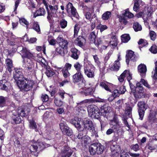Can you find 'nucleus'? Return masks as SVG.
<instances>
[{"label":"nucleus","instance_id":"c03bdc74","mask_svg":"<svg viewBox=\"0 0 157 157\" xmlns=\"http://www.w3.org/2000/svg\"><path fill=\"white\" fill-rule=\"evenodd\" d=\"M19 21L20 24L25 26L26 28H28V26L29 25V22L24 18H19Z\"/></svg>","mask_w":157,"mask_h":157},{"label":"nucleus","instance_id":"4c0bfd02","mask_svg":"<svg viewBox=\"0 0 157 157\" xmlns=\"http://www.w3.org/2000/svg\"><path fill=\"white\" fill-rule=\"evenodd\" d=\"M130 38L128 34H124L121 36V41L123 42L126 43L130 40Z\"/></svg>","mask_w":157,"mask_h":157},{"label":"nucleus","instance_id":"4468645a","mask_svg":"<svg viewBox=\"0 0 157 157\" xmlns=\"http://www.w3.org/2000/svg\"><path fill=\"white\" fill-rule=\"evenodd\" d=\"M110 149L113 157H114L119 155L120 152L121 151V148L119 145L113 144L111 145Z\"/></svg>","mask_w":157,"mask_h":157},{"label":"nucleus","instance_id":"a211bd4d","mask_svg":"<svg viewBox=\"0 0 157 157\" xmlns=\"http://www.w3.org/2000/svg\"><path fill=\"white\" fill-rule=\"evenodd\" d=\"M12 118L13 120L12 123L13 124H19L21 121V119L20 116L18 115L17 112L16 111L13 112Z\"/></svg>","mask_w":157,"mask_h":157},{"label":"nucleus","instance_id":"9d476101","mask_svg":"<svg viewBox=\"0 0 157 157\" xmlns=\"http://www.w3.org/2000/svg\"><path fill=\"white\" fill-rule=\"evenodd\" d=\"M110 124L111 128L115 130V131L118 132L121 129L118 120L116 117H114L113 119L111 120Z\"/></svg>","mask_w":157,"mask_h":157},{"label":"nucleus","instance_id":"49530a36","mask_svg":"<svg viewBox=\"0 0 157 157\" xmlns=\"http://www.w3.org/2000/svg\"><path fill=\"white\" fill-rule=\"evenodd\" d=\"M111 16V13L109 11H107L103 14L102 16V18L103 20H108Z\"/></svg>","mask_w":157,"mask_h":157},{"label":"nucleus","instance_id":"f3484780","mask_svg":"<svg viewBox=\"0 0 157 157\" xmlns=\"http://www.w3.org/2000/svg\"><path fill=\"white\" fill-rule=\"evenodd\" d=\"M83 76L81 72H77L73 76L72 79L74 82H78L82 80Z\"/></svg>","mask_w":157,"mask_h":157},{"label":"nucleus","instance_id":"6e6d98bb","mask_svg":"<svg viewBox=\"0 0 157 157\" xmlns=\"http://www.w3.org/2000/svg\"><path fill=\"white\" fill-rule=\"evenodd\" d=\"M126 70H125L118 78V79L120 82H122L124 80L126 74Z\"/></svg>","mask_w":157,"mask_h":157},{"label":"nucleus","instance_id":"864d4df0","mask_svg":"<svg viewBox=\"0 0 157 157\" xmlns=\"http://www.w3.org/2000/svg\"><path fill=\"white\" fill-rule=\"evenodd\" d=\"M61 71L63 76L65 78H67L70 75V73L68 71L65 69V68H63Z\"/></svg>","mask_w":157,"mask_h":157},{"label":"nucleus","instance_id":"72a5a7b5","mask_svg":"<svg viewBox=\"0 0 157 157\" xmlns=\"http://www.w3.org/2000/svg\"><path fill=\"white\" fill-rule=\"evenodd\" d=\"M6 64L8 70L10 72L11 71V69L13 67V63L11 60L7 59L6 60Z\"/></svg>","mask_w":157,"mask_h":157},{"label":"nucleus","instance_id":"e2e57ef3","mask_svg":"<svg viewBox=\"0 0 157 157\" xmlns=\"http://www.w3.org/2000/svg\"><path fill=\"white\" fill-rule=\"evenodd\" d=\"M140 83L142 84L145 86L146 87L148 88H150V86L148 84L147 81L143 79H141L140 82Z\"/></svg>","mask_w":157,"mask_h":157},{"label":"nucleus","instance_id":"b1692460","mask_svg":"<svg viewBox=\"0 0 157 157\" xmlns=\"http://www.w3.org/2000/svg\"><path fill=\"white\" fill-rule=\"evenodd\" d=\"M9 85V83L5 79L0 81V89L2 90H7Z\"/></svg>","mask_w":157,"mask_h":157},{"label":"nucleus","instance_id":"f257e3e1","mask_svg":"<svg viewBox=\"0 0 157 157\" xmlns=\"http://www.w3.org/2000/svg\"><path fill=\"white\" fill-rule=\"evenodd\" d=\"M17 50L20 52L21 56L25 62L29 61H35V56L33 54L30 52V51L25 47L22 46H18Z\"/></svg>","mask_w":157,"mask_h":157},{"label":"nucleus","instance_id":"de8ad7c7","mask_svg":"<svg viewBox=\"0 0 157 157\" xmlns=\"http://www.w3.org/2000/svg\"><path fill=\"white\" fill-rule=\"evenodd\" d=\"M123 15L125 17H127L128 18H131L134 15L131 13L127 9L125 10V12L123 13Z\"/></svg>","mask_w":157,"mask_h":157},{"label":"nucleus","instance_id":"3c124183","mask_svg":"<svg viewBox=\"0 0 157 157\" xmlns=\"http://www.w3.org/2000/svg\"><path fill=\"white\" fill-rule=\"evenodd\" d=\"M97 29H99L101 32L104 31V30L107 29L108 28L106 25H102L99 24L97 26Z\"/></svg>","mask_w":157,"mask_h":157},{"label":"nucleus","instance_id":"c9c22d12","mask_svg":"<svg viewBox=\"0 0 157 157\" xmlns=\"http://www.w3.org/2000/svg\"><path fill=\"white\" fill-rule=\"evenodd\" d=\"M29 112V110L26 111L23 109H18V112L17 113L19 116L22 117H24L26 116Z\"/></svg>","mask_w":157,"mask_h":157},{"label":"nucleus","instance_id":"37998d69","mask_svg":"<svg viewBox=\"0 0 157 157\" xmlns=\"http://www.w3.org/2000/svg\"><path fill=\"white\" fill-rule=\"evenodd\" d=\"M45 73L48 77L53 76L54 74V73L52 71V69L48 67L46 68V71Z\"/></svg>","mask_w":157,"mask_h":157},{"label":"nucleus","instance_id":"6e6552de","mask_svg":"<svg viewBox=\"0 0 157 157\" xmlns=\"http://www.w3.org/2000/svg\"><path fill=\"white\" fill-rule=\"evenodd\" d=\"M67 10L68 14L78 19L79 16L77 12L76 9L73 7L71 3H69L67 6Z\"/></svg>","mask_w":157,"mask_h":157},{"label":"nucleus","instance_id":"e433bc0d","mask_svg":"<svg viewBox=\"0 0 157 157\" xmlns=\"http://www.w3.org/2000/svg\"><path fill=\"white\" fill-rule=\"evenodd\" d=\"M47 40L50 45L53 46L55 45L57 42L51 35L48 36Z\"/></svg>","mask_w":157,"mask_h":157},{"label":"nucleus","instance_id":"c756f323","mask_svg":"<svg viewBox=\"0 0 157 157\" xmlns=\"http://www.w3.org/2000/svg\"><path fill=\"white\" fill-rule=\"evenodd\" d=\"M109 45L112 48H115L117 44V39L115 36H113L110 39Z\"/></svg>","mask_w":157,"mask_h":157},{"label":"nucleus","instance_id":"9b49d317","mask_svg":"<svg viewBox=\"0 0 157 157\" xmlns=\"http://www.w3.org/2000/svg\"><path fill=\"white\" fill-rule=\"evenodd\" d=\"M60 128L64 134H66L68 136H71L72 134V130L68 126L66 125V124L61 123L59 124Z\"/></svg>","mask_w":157,"mask_h":157},{"label":"nucleus","instance_id":"1a4fd4ad","mask_svg":"<svg viewBox=\"0 0 157 157\" xmlns=\"http://www.w3.org/2000/svg\"><path fill=\"white\" fill-rule=\"evenodd\" d=\"M49 9H48V15L47 18L49 21L50 22L53 17L56 16V13L58 10V7L56 6H49Z\"/></svg>","mask_w":157,"mask_h":157},{"label":"nucleus","instance_id":"0e129e2a","mask_svg":"<svg viewBox=\"0 0 157 157\" xmlns=\"http://www.w3.org/2000/svg\"><path fill=\"white\" fill-rule=\"evenodd\" d=\"M94 18V21L91 23V28L92 30L94 29L95 27V23L96 21H97V18L95 14L93 15Z\"/></svg>","mask_w":157,"mask_h":157},{"label":"nucleus","instance_id":"ddd939ff","mask_svg":"<svg viewBox=\"0 0 157 157\" xmlns=\"http://www.w3.org/2000/svg\"><path fill=\"white\" fill-rule=\"evenodd\" d=\"M70 123L73 124L78 130L80 131L82 130L81 127V124L83 123L81 120V119L78 117H75L74 119L70 120Z\"/></svg>","mask_w":157,"mask_h":157},{"label":"nucleus","instance_id":"5701e85b","mask_svg":"<svg viewBox=\"0 0 157 157\" xmlns=\"http://www.w3.org/2000/svg\"><path fill=\"white\" fill-rule=\"evenodd\" d=\"M71 56L75 59H77L80 54V52L75 48H72L71 49Z\"/></svg>","mask_w":157,"mask_h":157},{"label":"nucleus","instance_id":"20e7f679","mask_svg":"<svg viewBox=\"0 0 157 157\" xmlns=\"http://www.w3.org/2000/svg\"><path fill=\"white\" fill-rule=\"evenodd\" d=\"M87 111L89 116L92 118H98L100 115V110L98 108L94 105H91L87 108Z\"/></svg>","mask_w":157,"mask_h":157},{"label":"nucleus","instance_id":"69168bd1","mask_svg":"<svg viewBox=\"0 0 157 157\" xmlns=\"http://www.w3.org/2000/svg\"><path fill=\"white\" fill-rule=\"evenodd\" d=\"M63 49H64V48H63L60 46L57 48L56 51L62 56H64Z\"/></svg>","mask_w":157,"mask_h":157},{"label":"nucleus","instance_id":"79ce46f5","mask_svg":"<svg viewBox=\"0 0 157 157\" xmlns=\"http://www.w3.org/2000/svg\"><path fill=\"white\" fill-rule=\"evenodd\" d=\"M29 127L31 129H35L36 132L37 131L36 128L37 125L36 123L33 120L29 121Z\"/></svg>","mask_w":157,"mask_h":157},{"label":"nucleus","instance_id":"f704fd0d","mask_svg":"<svg viewBox=\"0 0 157 157\" xmlns=\"http://www.w3.org/2000/svg\"><path fill=\"white\" fill-rule=\"evenodd\" d=\"M77 44L80 46H83L85 43V40L81 36H79L76 40Z\"/></svg>","mask_w":157,"mask_h":157},{"label":"nucleus","instance_id":"7ed1b4c3","mask_svg":"<svg viewBox=\"0 0 157 157\" xmlns=\"http://www.w3.org/2000/svg\"><path fill=\"white\" fill-rule=\"evenodd\" d=\"M94 85L92 83H86L84 87L79 89V92L82 95L88 96L92 94L94 91Z\"/></svg>","mask_w":157,"mask_h":157},{"label":"nucleus","instance_id":"f8f14e48","mask_svg":"<svg viewBox=\"0 0 157 157\" xmlns=\"http://www.w3.org/2000/svg\"><path fill=\"white\" fill-rule=\"evenodd\" d=\"M95 68V67L93 65H92L90 69L88 67H84V71L85 75L89 78H94V76Z\"/></svg>","mask_w":157,"mask_h":157},{"label":"nucleus","instance_id":"13d9d810","mask_svg":"<svg viewBox=\"0 0 157 157\" xmlns=\"http://www.w3.org/2000/svg\"><path fill=\"white\" fill-rule=\"evenodd\" d=\"M121 157H129L128 152L126 149H124L121 151Z\"/></svg>","mask_w":157,"mask_h":157},{"label":"nucleus","instance_id":"a18cd8bd","mask_svg":"<svg viewBox=\"0 0 157 157\" xmlns=\"http://www.w3.org/2000/svg\"><path fill=\"white\" fill-rule=\"evenodd\" d=\"M90 137L86 136H83L82 138L81 137V141L82 144H86L89 143L90 141Z\"/></svg>","mask_w":157,"mask_h":157},{"label":"nucleus","instance_id":"aec40b11","mask_svg":"<svg viewBox=\"0 0 157 157\" xmlns=\"http://www.w3.org/2000/svg\"><path fill=\"white\" fill-rule=\"evenodd\" d=\"M94 11L93 9L91 8H88L87 10L85 11L84 13V15L85 18L88 20H90V21H92V19L94 18V16L91 18L92 14Z\"/></svg>","mask_w":157,"mask_h":157},{"label":"nucleus","instance_id":"39448f33","mask_svg":"<svg viewBox=\"0 0 157 157\" xmlns=\"http://www.w3.org/2000/svg\"><path fill=\"white\" fill-rule=\"evenodd\" d=\"M49 144L44 143L42 142H37L34 144L31 145L29 147V150L31 153L34 154L35 152H36L37 149H43L45 147H49Z\"/></svg>","mask_w":157,"mask_h":157},{"label":"nucleus","instance_id":"473e14b6","mask_svg":"<svg viewBox=\"0 0 157 157\" xmlns=\"http://www.w3.org/2000/svg\"><path fill=\"white\" fill-rule=\"evenodd\" d=\"M96 153L98 154H102L104 150V147L100 144L97 143Z\"/></svg>","mask_w":157,"mask_h":157},{"label":"nucleus","instance_id":"680f3d73","mask_svg":"<svg viewBox=\"0 0 157 157\" xmlns=\"http://www.w3.org/2000/svg\"><path fill=\"white\" fill-rule=\"evenodd\" d=\"M155 67L154 71L152 72L153 74V77L154 78L157 79V60L155 63Z\"/></svg>","mask_w":157,"mask_h":157},{"label":"nucleus","instance_id":"f03ea898","mask_svg":"<svg viewBox=\"0 0 157 157\" xmlns=\"http://www.w3.org/2000/svg\"><path fill=\"white\" fill-rule=\"evenodd\" d=\"M17 86L21 90L28 91L31 89L34 84L33 81L26 78L20 81H17Z\"/></svg>","mask_w":157,"mask_h":157},{"label":"nucleus","instance_id":"603ef678","mask_svg":"<svg viewBox=\"0 0 157 157\" xmlns=\"http://www.w3.org/2000/svg\"><path fill=\"white\" fill-rule=\"evenodd\" d=\"M33 29L36 31L37 33H40V26L36 22H35L33 24Z\"/></svg>","mask_w":157,"mask_h":157},{"label":"nucleus","instance_id":"423d86ee","mask_svg":"<svg viewBox=\"0 0 157 157\" xmlns=\"http://www.w3.org/2000/svg\"><path fill=\"white\" fill-rule=\"evenodd\" d=\"M83 124L84 127L89 130L92 133V136H96L97 132L94 129L93 124L92 121L84 119L83 121Z\"/></svg>","mask_w":157,"mask_h":157},{"label":"nucleus","instance_id":"58836bf2","mask_svg":"<svg viewBox=\"0 0 157 157\" xmlns=\"http://www.w3.org/2000/svg\"><path fill=\"white\" fill-rule=\"evenodd\" d=\"M82 66V65L78 62H76L74 65V67L77 72H81V70Z\"/></svg>","mask_w":157,"mask_h":157},{"label":"nucleus","instance_id":"bb28decb","mask_svg":"<svg viewBox=\"0 0 157 157\" xmlns=\"http://www.w3.org/2000/svg\"><path fill=\"white\" fill-rule=\"evenodd\" d=\"M35 61H29V62H27L28 65H27V67L25 70V71L30 74V73L33 71L34 67V63Z\"/></svg>","mask_w":157,"mask_h":157},{"label":"nucleus","instance_id":"0eeeda50","mask_svg":"<svg viewBox=\"0 0 157 157\" xmlns=\"http://www.w3.org/2000/svg\"><path fill=\"white\" fill-rule=\"evenodd\" d=\"M138 112L140 117V119L142 120L144 115L145 111L147 107V105L143 101H141L138 103Z\"/></svg>","mask_w":157,"mask_h":157},{"label":"nucleus","instance_id":"774afa93","mask_svg":"<svg viewBox=\"0 0 157 157\" xmlns=\"http://www.w3.org/2000/svg\"><path fill=\"white\" fill-rule=\"evenodd\" d=\"M127 76L128 81L129 82L130 80L132 79V75L130 73L129 71L126 70V74L125 75V77Z\"/></svg>","mask_w":157,"mask_h":157},{"label":"nucleus","instance_id":"052dcab7","mask_svg":"<svg viewBox=\"0 0 157 157\" xmlns=\"http://www.w3.org/2000/svg\"><path fill=\"white\" fill-rule=\"evenodd\" d=\"M149 35L151 40L154 41L156 38V35L155 33L153 31H150L149 33Z\"/></svg>","mask_w":157,"mask_h":157},{"label":"nucleus","instance_id":"412c9836","mask_svg":"<svg viewBox=\"0 0 157 157\" xmlns=\"http://www.w3.org/2000/svg\"><path fill=\"white\" fill-rule=\"evenodd\" d=\"M138 71L140 73L141 75L143 77H144L147 71L146 66L144 64H141L138 66Z\"/></svg>","mask_w":157,"mask_h":157},{"label":"nucleus","instance_id":"cd10ccee","mask_svg":"<svg viewBox=\"0 0 157 157\" xmlns=\"http://www.w3.org/2000/svg\"><path fill=\"white\" fill-rule=\"evenodd\" d=\"M87 102V101H84L78 103L76 107V110L78 112L81 111H84V108L85 107L86 105L85 103Z\"/></svg>","mask_w":157,"mask_h":157},{"label":"nucleus","instance_id":"a878e982","mask_svg":"<svg viewBox=\"0 0 157 157\" xmlns=\"http://www.w3.org/2000/svg\"><path fill=\"white\" fill-rule=\"evenodd\" d=\"M111 110L110 107L107 105H104L102 106L101 108L100 112L101 113H103V115L109 113Z\"/></svg>","mask_w":157,"mask_h":157},{"label":"nucleus","instance_id":"2f4dec72","mask_svg":"<svg viewBox=\"0 0 157 157\" xmlns=\"http://www.w3.org/2000/svg\"><path fill=\"white\" fill-rule=\"evenodd\" d=\"M112 85V84L109 83H105L102 82L100 83V86L104 88L106 90L110 91V86Z\"/></svg>","mask_w":157,"mask_h":157},{"label":"nucleus","instance_id":"bf43d9fd","mask_svg":"<svg viewBox=\"0 0 157 157\" xmlns=\"http://www.w3.org/2000/svg\"><path fill=\"white\" fill-rule=\"evenodd\" d=\"M112 94L114 97L116 98L117 97H118L120 94H121L119 92L118 89H117L113 91Z\"/></svg>","mask_w":157,"mask_h":157},{"label":"nucleus","instance_id":"338daca9","mask_svg":"<svg viewBox=\"0 0 157 157\" xmlns=\"http://www.w3.org/2000/svg\"><path fill=\"white\" fill-rule=\"evenodd\" d=\"M55 104L57 106H60L62 105V101L60 100L55 98L54 101Z\"/></svg>","mask_w":157,"mask_h":157},{"label":"nucleus","instance_id":"393cba45","mask_svg":"<svg viewBox=\"0 0 157 157\" xmlns=\"http://www.w3.org/2000/svg\"><path fill=\"white\" fill-rule=\"evenodd\" d=\"M126 62L128 64L129 60H134L135 58V55L134 52L132 51H129L128 52V53L126 56Z\"/></svg>","mask_w":157,"mask_h":157},{"label":"nucleus","instance_id":"09e8293b","mask_svg":"<svg viewBox=\"0 0 157 157\" xmlns=\"http://www.w3.org/2000/svg\"><path fill=\"white\" fill-rule=\"evenodd\" d=\"M6 99L4 97L0 96V107H2L6 106Z\"/></svg>","mask_w":157,"mask_h":157},{"label":"nucleus","instance_id":"4d7b16f0","mask_svg":"<svg viewBox=\"0 0 157 157\" xmlns=\"http://www.w3.org/2000/svg\"><path fill=\"white\" fill-rule=\"evenodd\" d=\"M117 89H118L119 91L121 94H124L126 91V89L125 88V86L123 85L117 87Z\"/></svg>","mask_w":157,"mask_h":157},{"label":"nucleus","instance_id":"5fc2aeb1","mask_svg":"<svg viewBox=\"0 0 157 157\" xmlns=\"http://www.w3.org/2000/svg\"><path fill=\"white\" fill-rule=\"evenodd\" d=\"M149 50L152 53L156 54L157 53V46L155 45H153Z\"/></svg>","mask_w":157,"mask_h":157},{"label":"nucleus","instance_id":"7c9ffc66","mask_svg":"<svg viewBox=\"0 0 157 157\" xmlns=\"http://www.w3.org/2000/svg\"><path fill=\"white\" fill-rule=\"evenodd\" d=\"M97 143H94L91 144L89 147V151L91 155H94L96 153Z\"/></svg>","mask_w":157,"mask_h":157},{"label":"nucleus","instance_id":"6ab92c4d","mask_svg":"<svg viewBox=\"0 0 157 157\" xmlns=\"http://www.w3.org/2000/svg\"><path fill=\"white\" fill-rule=\"evenodd\" d=\"M120 55L118 54L117 59V60H116L113 63V64L112 66L111 67V69L112 70H113L115 71H117L118 70L119 68L120 67V64L119 62V61L121 60Z\"/></svg>","mask_w":157,"mask_h":157},{"label":"nucleus","instance_id":"dca6fc26","mask_svg":"<svg viewBox=\"0 0 157 157\" xmlns=\"http://www.w3.org/2000/svg\"><path fill=\"white\" fill-rule=\"evenodd\" d=\"M72 151L68 146L64 147L61 153L62 157H69L72 155Z\"/></svg>","mask_w":157,"mask_h":157},{"label":"nucleus","instance_id":"ea45409f","mask_svg":"<svg viewBox=\"0 0 157 157\" xmlns=\"http://www.w3.org/2000/svg\"><path fill=\"white\" fill-rule=\"evenodd\" d=\"M133 28L136 32L140 31L142 29L141 26L137 22H135L134 23Z\"/></svg>","mask_w":157,"mask_h":157},{"label":"nucleus","instance_id":"4be33fe9","mask_svg":"<svg viewBox=\"0 0 157 157\" xmlns=\"http://www.w3.org/2000/svg\"><path fill=\"white\" fill-rule=\"evenodd\" d=\"M14 79L15 80H17V81H20L23 80V78H25L23 76L22 73L19 71L17 70L15 71L13 76Z\"/></svg>","mask_w":157,"mask_h":157},{"label":"nucleus","instance_id":"c85d7f7f","mask_svg":"<svg viewBox=\"0 0 157 157\" xmlns=\"http://www.w3.org/2000/svg\"><path fill=\"white\" fill-rule=\"evenodd\" d=\"M46 12L43 8H40L37 10L36 12L34 13L33 16V18H36L37 16H44Z\"/></svg>","mask_w":157,"mask_h":157},{"label":"nucleus","instance_id":"a19ab883","mask_svg":"<svg viewBox=\"0 0 157 157\" xmlns=\"http://www.w3.org/2000/svg\"><path fill=\"white\" fill-rule=\"evenodd\" d=\"M136 86L135 89V90L139 93H142L143 90V88L140 82L136 83Z\"/></svg>","mask_w":157,"mask_h":157},{"label":"nucleus","instance_id":"8fccbe9b","mask_svg":"<svg viewBox=\"0 0 157 157\" xmlns=\"http://www.w3.org/2000/svg\"><path fill=\"white\" fill-rule=\"evenodd\" d=\"M60 25L62 29H64L67 25V21L65 19H63L60 21Z\"/></svg>","mask_w":157,"mask_h":157},{"label":"nucleus","instance_id":"2eb2a0df","mask_svg":"<svg viewBox=\"0 0 157 157\" xmlns=\"http://www.w3.org/2000/svg\"><path fill=\"white\" fill-rule=\"evenodd\" d=\"M56 40L57 42L59 43L60 47L64 49H67L68 42L67 40L63 39L61 36H59Z\"/></svg>","mask_w":157,"mask_h":157}]
</instances>
